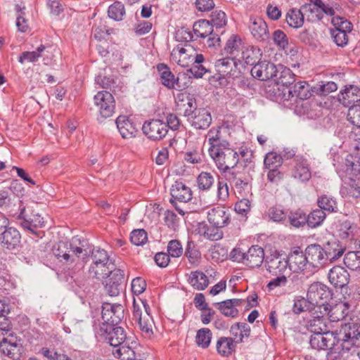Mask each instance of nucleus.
Wrapping results in <instances>:
<instances>
[{
	"instance_id": "nucleus-53",
	"label": "nucleus",
	"mask_w": 360,
	"mask_h": 360,
	"mask_svg": "<svg viewBox=\"0 0 360 360\" xmlns=\"http://www.w3.org/2000/svg\"><path fill=\"white\" fill-rule=\"evenodd\" d=\"M293 94L295 97L304 100L310 97L309 85L304 81L299 82L293 86Z\"/></svg>"
},
{
	"instance_id": "nucleus-42",
	"label": "nucleus",
	"mask_w": 360,
	"mask_h": 360,
	"mask_svg": "<svg viewBox=\"0 0 360 360\" xmlns=\"http://www.w3.org/2000/svg\"><path fill=\"white\" fill-rule=\"evenodd\" d=\"M216 348L219 354L229 356L235 351L236 344L231 338L221 337L217 341Z\"/></svg>"
},
{
	"instance_id": "nucleus-27",
	"label": "nucleus",
	"mask_w": 360,
	"mask_h": 360,
	"mask_svg": "<svg viewBox=\"0 0 360 360\" xmlns=\"http://www.w3.org/2000/svg\"><path fill=\"white\" fill-rule=\"evenodd\" d=\"M250 30L252 37L259 42H264L269 38L267 25L262 18L251 19Z\"/></svg>"
},
{
	"instance_id": "nucleus-24",
	"label": "nucleus",
	"mask_w": 360,
	"mask_h": 360,
	"mask_svg": "<svg viewBox=\"0 0 360 360\" xmlns=\"http://www.w3.org/2000/svg\"><path fill=\"white\" fill-rule=\"evenodd\" d=\"M20 238L21 236L16 229L8 227L0 236V242L4 248L13 250L19 245Z\"/></svg>"
},
{
	"instance_id": "nucleus-35",
	"label": "nucleus",
	"mask_w": 360,
	"mask_h": 360,
	"mask_svg": "<svg viewBox=\"0 0 360 360\" xmlns=\"http://www.w3.org/2000/svg\"><path fill=\"white\" fill-rule=\"evenodd\" d=\"M321 0H311V3L305 4L301 6L302 11L307 15L309 21H319L322 18L320 12Z\"/></svg>"
},
{
	"instance_id": "nucleus-34",
	"label": "nucleus",
	"mask_w": 360,
	"mask_h": 360,
	"mask_svg": "<svg viewBox=\"0 0 360 360\" xmlns=\"http://www.w3.org/2000/svg\"><path fill=\"white\" fill-rule=\"evenodd\" d=\"M319 209L324 212L336 213L338 212V204L335 198L328 194H321L316 200Z\"/></svg>"
},
{
	"instance_id": "nucleus-30",
	"label": "nucleus",
	"mask_w": 360,
	"mask_h": 360,
	"mask_svg": "<svg viewBox=\"0 0 360 360\" xmlns=\"http://www.w3.org/2000/svg\"><path fill=\"white\" fill-rule=\"evenodd\" d=\"M338 100L346 107L355 105L354 103L360 101V89L355 86L347 87L338 95Z\"/></svg>"
},
{
	"instance_id": "nucleus-10",
	"label": "nucleus",
	"mask_w": 360,
	"mask_h": 360,
	"mask_svg": "<svg viewBox=\"0 0 360 360\" xmlns=\"http://www.w3.org/2000/svg\"><path fill=\"white\" fill-rule=\"evenodd\" d=\"M277 69L278 66H276L274 63L262 61L252 68L251 75L261 81L274 79Z\"/></svg>"
},
{
	"instance_id": "nucleus-55",
	"label": "nucleus",
	"mask_w": 360,
	"mask_h": 360,
	"mask_svg": "<svg viewBox=\"0 0 360 360\" xmlns=\"http://www.w3.org/2000/svg\"><path fill=\"white\" fill-rule=\"evenodd\" d=\"M185 255L192 264H197L200 259V252L195 248L193 241H188Z\"/></svg>"
},
{
	"instance_id": "nucleus-33",
	"label": "nucleus",
	"mask_w": 360,
	"mask_h": 360,
	"mask_svg": "<svg viewBox=\"0 0 360 360\" xmlns=\"http://www.w3.org/2000/svg\"><path fill=\"white\" fill-rule=\"evenodd\" d=\"M243 302L244 301L240 299H231L216 303L215 304L224 316L234 318L238 314L236 307L241 305Z\"/></svg>"
},
{
	"instance_id": "nucleus-41",
	"label": "nucleus",
	"mask_w": 360,
	"mask_h": 360,
	"mask_svg": "<svg viewBox=\"0 0 360 360\" xmlns=\"http://www.w3.org/2000/svg\"><path fill=\"white\" fill-rule=\"evenodd\" d=\"M189 284L197 290H203L209 285L207 276L202 271H191L188 278Z\"/></svg>"
},
{
	"instance_id": "nucleus-52",
	"label": "nucleus",
	"mask_w": 360,
	"mask_h": 360,
	"mask_svg": "<svg viewBox=\"0 0 360 360\" xmlns=\"http://www.w3.org/2000/svg\"><path fill=\"white\" fill-rule=\"evenodd\" d=\"M112 32L113 30L108 29L105 25L100 22L99 25H95L93 27L92 37L98 41H101L102 40H107L109 35Z\"/></svg>"
},
{
	"instance_id": "nucleus-49",
	"label": "nucleus",
	"mask_w": 360,
	"mask_h": 360,
	"mask_svg": "<svg viewBox=\"0 0 360 360\" xmlns=\"http://www.w3.org/2000/svg\"><path fill=\"white\" fill-rule=\"evenodd\" d=\"M112 354L115 357L121 360H135V352L131 347L124 344L114 349Z\"/></svg>"
},
{
	"instance_id": "nucleus-22",
	"label": "nucleus",
	"mask_w": 360,
	"mask_h": 360,
	"mask_svg": "<svg viewBox=\"0 0 360 360\" xmlns=\"http://www.w3.org/2000/svg\"><path fill=\"white\" fill-rule=\"evenodd\" d=\"M311 314V317L307 323L308 330L312 333L328 331L329 330L324 319V312H322L321 309H314Z\"/></svg>"
},
{
	"instance_id": "nucleus-29",
	"label": "nucleus",
	"mask_w": 360,
	"mask_h": 360,
	"mask_svg": "<svg viewBox=\"0 0 360 360\" xmlns=\"http://www.w3.org/2000/svg\"><path fill=\"white\" fill-rule=\"evenodd\" d=\"M206 139L210 145L209 153L212 152V149L217 150L220 147H225L229 145L226 140L222 139L220 127L210 129L207 132Z\"/></svg>"
},
{
	"instance_id": "nucleus-43",
	"label": "nucleus",
	"mask_w": 360,
	"mask_h": 360,
	"mask_svg": "<svg viewBox=\"0 0 360 360\" xmlns=\"http://www.w3.org/2000/svg\"><path fill=\"white\" fill-rule=\"evenodd\" d=\"M304 14L302 9L292 8L290 9L285 17L288 25L293 28H300L304 24Z\"/></svg>"
},
{
	"instance_id": "nucleus-45",
	"label": "nucleus",
	"mask_w": 360,
	"mask_h": 360,
	"mask_svg": "<svg viewBox=\"0 0 360 360\" xmlns=\"http://www.w3.org/2000/svg\"><path fill=\"white\" fill-rule=\"evenodd\" d=\"M342 194L358 198L360 197V178L349 179L341 190Z\"/></svg>"
},
{
	"instance_id": "nucleus-13",
	"label": "nucleus",
	"mask_w": 360,
	"mask_h": 360,
	"mask_svg": "<svg viewBox=\"0 0 360 360\" xmlns=\"http://www.w3.org/2000/svg\"><path fill=\"white\" fill-rule=\"evenodd\" d=\"M305 253L308 263L311 264L314 267L322 266L328 261L323 248L318 244L309 245L306 248Z\"/></svg>"
},
{
	"instance_id": "nucleus-36",
	"label": "nucleus",
	"mask_w": 360,
	"mask_h": 360,
	"mask_svg": "<svg viewBox=\"0 0 360 360\" xmlns=\"http://www.w3.org/2000/svg\"><path fill=\"white\" fill-rule=\"evenodd\" d=\"M115 267V264L112 262H98V264H91L89 267V275L97 279L105 278L108 274L110 273L112 269Z\"/></svg>"
},
{
	"instance_id": "nucleus-54",
	"label": "nucleus",
	"mask_w": 360,
	"mask_h": 360,
	"mask_svg": "<svg viewBox=\"0 0 360 360\" xmlns=\"http://www.w3.org/2000/svg\"><path fill=\"white\" fill-rule=\"evenodd\" d=\"M44 46H39L33 51H24L19 56L18 61L23 63L25 61L34 63L41 56V53L44 50Z\"/></svg>"
},
{
	"instance_id": "nucleus-20",
	"label": "nucleus",
	"mask_w": 360,
	"mask_h": 360,
	"mask_svg": "<svg viewBox=\"0 0 360 360\" xmlns=\"http://www.w3.org/2000/svg\"><path fill=\"white\" fill-rule=\"evenodd\" d=\"M176 107L179 110H184L185 116H190L195 108L196 102L193 96L186 92L177 94L175 97Z\"/></svg>"
},
{
	"instance_id": "nucleus-4",
	"label": "nucleus",
	"mask_w": 360,
	"mask_h": 360,
	"mask_svg": "<svg viewBox=\"0 0 360 360\" xmlns=\"http://www.w3.org/2000/svg\"><path fill=\"white\" fill-rule=\"evenodd\" d=\"M94 101L98 111L99 122L112 116L115 110V100L111 93L108 91H98L94 96Z\"/></svg>"
},
{
	"instance_id": "nucleus-38",
	"label": "nucleus",
	"mask_w": 360,
	"mask_h": 360,
	"mask_svg": "<svg viewBox=\"0 0 360 360\" xmlns=\"http://www.w3.org/2000/svg\"><path fill=\"white\" fill-rule=\"evenodd\" d=\"M225 177L229 183L233 185L236 190L239 193H242L249 189L248 179L243 177L240 174L233 172H228L225 174Z\"/></svg>"
},
{
	"instance_id": "nucleus-63",
	"label": "nucleus",
	"mask_w": 360,
	"mask_h": 360,
	"mask_svg": "<svg viewBox=\"0 0 360 360\" xmlns=\"http://www.w3.org/2000/svg\"><path fill=\"white\" fill-rule=\"evenodd\" d=\"M212 25L217 28H221L226 24V13L221 11H215L211 14Z\"/></svg>"
},
{
	"instance_id": "nucleus-2",
	"label": "nucleus",
	"mask_w": 360,
	"mask_h": 360,
	"mask_svg": "<svg viewBox=\"0 0 360 360\" xmlns=\"http://www.w3.org/2000/svg\"><path fill=\"white\" fill-rule=\"evenodd\" d=\"M209 155L224 175L228 172H233L239 161L238 154L231 148L229 145L220 147L217 150L212 149V152L209 153Z\"/></svg>"
},
{
	"instance_id": "nucleus-25",
	"label": "nucleus",
	"mask_w": 360,
	"mask_h": 360,
	"mask_svg": "<svg viewBox=\"0 0 360 360\" xmlns=\"http://www.w3.org/2000/svg\"><path fill=\"white\" fill-rule=\"evenodd\" d=\"M264 258V250L258 245H252L245 252L244 264L250 268L259 267L262 264Z\"/></svg>"
},
{
	"instance_id": "nucleus-19",
	"label": "nucleus",
	"mask_w": 360,
	"mask_h": 360,
	"mask_svg": "<svg viewBox=\"0 0 360 360\" xmlns=\"http://www.w3.org/2000/svg\"><path fill=\"white\" fill-rule=\"evenodd\" d=\"M114 326H106L105 330L107 333L105 340L110 346L115 349L124 344L127 335L123 328Z\"/></svg>"
},
{
	"instance_id": "nucleus-7",
	"label": "nucleus",
	"mask_w": 360,
	"mask_h": 360,
	"mask_svg": "<svg viewBox=\"0 0 360 360\" xmlns=\"http://www.w3.org/2000/svg\"><path fill=\"white\" fill-rule=\"evenodd\" d=\"M193 32L197 37L205 38L208 37L207 45H219L221 38L213 34L212 25L207 20H200L193 25Z\"/></svg>"
},
{
	"instance_id": "nucleus-44",
	"label": "nucleus",
	"mask_w": 360,
	"mask_h": 360,
	"mask_svg": "<svg viewBox=\"0 0 360 360\" xmlns=\"http://www.w3.org/2000/svg\"><path fill=\"white\" fill-rule=\"evenodd\" d=\"M53 255L60 262H68L71 259L74 262L72 255L70 254V242H60L53 250Z\"/></svg>"
},
{
	"instance_id": "nucleus-8",
	"label": "nucleus",
	"mask_w": 360,
	"mask_h": 360,
	"mask_svg": "<svg viewBox=\"0 0 360 360\" xmlns=\"http://www.w3.org/2000/svg\"><path fill=\"white\" fill-rule=\"evenodd\" d=\"M143 131L150 139L160 140L167 134V126L161 120H152L143 125Z\"/></svg>"
},
{
	"instance_id": "nucleus-39",
	"label": "nucleus",
	"mask_w": 360,
	"mask_h": 360,
	"mask_svg": "<svg viewBox=\"0 0 360 360\" xmlns=\"http://www.w3.org/2000/svg\"><path fill=\"white\" fill-rule=\"evenodd\" d=\"M230 334L235 344L240 343L244 338L250 336V327L245 323H236L231 327Z\"/></svg>"
},
{
	"instance_id": "nucleus-21",
	"label": "nucleus",
	"mask_w": 360,
	"mask_h": 360,
	"mask_svg": "<svg viewBox=\"0 0 360 360\" xmlns=\"http://www.w3.org/2000/svg\"><path fill=\"white\" fill-rule=\"evenodd\" d=\"M335 339L333 333L327 332L316 333L311 335L309 344L313 349L320 350L329 347L330 344Z\"/></svg>"
},
{
	"instance_id": "nucleus-18",
	"label": "nucleus",
	"mask_w": 360,
	"mask_h": 360,
	"mask_svg": "<svg viewBox=\"0 0 360 360\" xmlns=\"http://www.w3.org/2000/svg\"><path fill=\"white\" fill-rule=\"evenodd\" d=\"M70 250L72 255L81 257L82 259L87 258L91 252V247L88 241L75 236L70 242Z\"/></svg>"
},
{
	"instance_id": "nucleus-47",
	"label": "nucleus",
	"mask_w": 360,
	"mask_h": 360,
	"mask_svg": "<svg viewBox=\"0 0 360 360\" xmlns=\"http://www.w3.org/2000/svg\"><path fill=\"white\" fill-rule=\"evenodd\" d=\"M338 89L337 84L333 82H321L315 85L311 91L318 96H327Z\"/></svg>"
},
{
	"instance_id": "nucleus-61",
	"label": "nucleus",
	"mask_w": 360,
	"mask_h": 360,
	"mask_svg": "<svg viewBox=\"0 0 360 360\" xmlns=\"http://www.w3.org/2000/svg\"><path fill=\"white\" fill-rule=\"evenodd\" d=\"M131 241L135 245H142L146 243L148 240V235L143 229L134 230L131 233Z\"/></svg>"
},
{
	"instance_id": "nucleus-14",
	"label": "nucleus",
	"mask_w": 360,
	"mask_h": 360,
	"mask_svg": "<svg viewBox=\"0 0 360 360\" xmlns=\"http://www.w3.org/2000/svg\"><path fill=\"white\" fill-rule=\"evenodd\" d=\"M170 202L174 205V201L187 202L192 199V191L189 187L181 181H175L170 189Z\"/></svg>"
},
{
	"instance_id": "nucleus-26",
	"label": "nucleus",
	"mask_w": 360,
	"mask_h": 360,
	"mask_svg": "<svg viewBox=\"0 0 360 360\" xmlns=\"http://www.w3.org/2000/svg\"><path fill=\"white\" fill-rule=\"evenodd\" d=\"M295 165L292 170V176L301 181H307L311 178V174L309 168L307 160L301 156L295 158Z\"/></svg>"
},
{
	"instance_id": "nucleus-15",
	"label": "nucleus",
	"mask_w": 360,
	"mask_h": 360,
	"mask_svg": "<svg viewBox=\"0 0 360 360\" xmlns=\"http://www.w3.org/2000/svg\"><path fill=\"white\" fill-rule=\"evenodd\" d=\"M157 70L160 74L161 84L168 89H179L181 86L179 82V77H176L170 71L169 68L163 63L157 65Z\"/></svg>"
},
{
	"instance_id": "nucleus-3",
	"label": "nucleus",
	"mask_w": 360,
	"mask_h": 360,
	"mask_svg": "<svg viewBox=\"0 0 360 360\" xmlns=\"http://www.w3.org/2000/svg\"><path fill=\"white\" fill-rule=\"evenodd\" d=\"M140 301L143 304L144 311L141 310V307L136 304V300L134 299L133 320L137 323L143 335L150 338L153 335L154 321L150 314V307L146 301L142 300H140Z\"/></svg>"
},
{
	"instance_id": "nucleus-6",
	"label": "nucleus",
	"mask_w": 360,
	"mask_h": 360,
	"mask_svg": "<svg viewBox=\"0 0 360 360\" xmlns=\"http://www.w3.org/2000/svg\"><path fill=\"white\" fill-rule=\"evenodd\" d=\"M124 317V307L120 304L104 303L102 307V319L107 326L118 324Z\"/></svg>"
},
{
	"instance_id": "nucleus-9",
	"label": "nucleus",
	"mask_w": 360,
	"mask_h": 360,
	"mask_svg": "<svg viewBox=\"0 0 360 360\" xmlns=\"http://www.w3.org/2000/svg\"><path fill=\"white\" fill-rule=\"evenodd\" d=\"M19 342L18 338L10 333L1 341L0 350L11 359H18L21 352V344Z\"/></svg>"
},
{
	"instance_id": "nucleus-23",
	"label": "nucleus",
	"mask_w": 360,
	"mask_h": 360,
	"mask_svg": "<svg viewBox=\"0 0 360 360\" xmlns=\"http://www.w3.org/2000/svg\"><path fill=\"white\" fill-rule=\"evenodd\" d=\"M328 279L335 288H342L348 283L349 275L344 267L335 266L330 270Z\"/></svg>"
},
{
	"instance_id": "nucleus-40",
	"label": "nucleus",
	"mask_w": 360,
	"mask_h": 360,
	"mask_svg": "<svg viewBox=\"0 0 360 360\" xmlns=\"http://www.w3.org/2000/svg\"><path fill=\"white\" fill-rule=\"evenodd\" d=\"M288 266V260L280 256L273 257L266 261V269L272 274H282Z\"/></svg>"
},
{
	"instance_id": "nucleus-16",
	"label": "nucleus",
	"mask_w": 360,
	"mask_h": 360,
	"mask_svg": "<svg viewBox=\"0 0 360 360\" xmlns=\"http://www.w3.org/2000/svg\"><path fill=\"white\" fill-rule=\"evenodd\" d=\"M345 338L344 333L342 338H338V339L335 338V340L330 344L329 347H328V352L326 355L328 360H337L341 358L345 352L349 351V346H345L344 343L352 342V338L344 340ZM350 345L352 344L351 343Z\"/></svg>"
},
{
	"instance_id": "nucleus-51",
	"label": "nucleus",
	"mask_w": 360,
	"mask_h": 360,
	"mask_svg": "<svg viewBox=\"0 0 360 360\" xmlns=\"http://www.w3.org/2000/svg\"><path fill=\"white\" fill-rule=\"evenodd\" d=\"M108 16L115 20H122L125 15V8L120 1H115L109 6L108 11Z\"/></svg>"
},
{
	"instance_id": "nucleus-11",
	"label": "nucleus",
	"mask_w": 360,
	"mask_h": 360,
	"mask_svg": "<svg viewBox=\"0 0 360 360\" xmlns=\"http://www.w3.org/2000/svg\"><path fill=\"white\" fill-rule=\"evenodd\" d=\"M288 268L290 271L299 273L305 269L308 264L306 253L300 248H295L287 257Z\"/></svg>"
},
{
	"instance_id": "nucleus-31",
	"label": "nucleus",
	"mask_w": 360,
	"mask_h": 360,
	"mask_svg": "<svg viewBox=\"0 0 360 360\" xmlns=\"http://www.w3.org/2000/svg\"><path fill=\"white\" fill-rule=\"evenodd\" d=\"M207 219L214 226L223 227L227 224L229 217L226 214L224 208L218 206L208 212Z\"/></svg>"
},
{
	"instance_id": "nucleus-28",
	"label": "nucleus",
	"mask_w": 360,
	"mask_h": 360,
	"mask_svg": "<svg viewBox=\"0 0 360 360\" xmlns=\"http://www.w3.org/2000/svg\"><path fill=\"white\" fill-rule=\"evenodd\" d=\"M322 248L326 252L328 261L330 262H335L341 257L345 250L341 243L337 239L329 240Z\"/></svg>"
},
{
	"instance_id": "nucleus-17",
	"label": "nucleus",
	"mask_w": 360,
	"mask_h": 360,
	"mask_svg": "<svg viewBox=\"0 0 360 360\" xmlns=\"http://www.w3.org/2000/svg\"><path fill=\"white\" fill-rule=\"evenodd\" d=\"M325 314H328L330 321H339L343 320L349 314V304L347 302H340L328 307H323Z\"/></svg>"
},
{
	"instance_id": "nucleus-37",
	"label": "nucleus",
	"mask_w": 360,
	"mask_h": 360,
	"mask_svg": "<svg viewBox=\"0 0 360 360\" xmlns=\"http://www.w3.org/2000/svg\"><path fill=\"white\" fill-rule=\"evenodd\" d=\"M295 74L292 70L282 65H278L276 75L274 81L277 84H282L283 86H288L295 82Z\"/></svg>"
},
{
	"instance_id": "nucleus-58",
	"label": "nucleus",
	"mask_w": 360,
	"mask_h": 360,
	"mask_svg": "<svg viewBox=\"0 0 360 360\" xmlns=\"http://www.w3.org/2000/svg\"><path fill=\"white\" fill-rule=\"evenodd\" d=\"M25 6L22 7L21 5L16 4L15 6V11L17 13L16 17V26L20 32H26L28 29V24L26 19L24 17Z\"/></svg>"
},
{
	"instance_id": "nucleus-59",
	"label": "nucleus",
	"mask_w": 360,
	"mask_h": 360,
	"mask_svg": "<svg viewBox=\"0 0 360 360\" xmlns=\"http://www.w3.org/2000/svg\"><path fill=\"white\" fill-rule=\"evenodd\" d=\"M198 185L200 190H208L214 183L213 176L208 172H201L197 179Z\"/></svg>"
},
{
	"instance_id": "nucleus-56",
	"label": "nucleus",
	"mask_w": 360,
	"mask_h": 360,
	"mask_svg": "<svg viewBox=\"0 0 360 360\" xmlns=\"http://www.w3.org/2000/svg\"><path fill=\"white\" fill-rule=\"evenodd\" d=\"M292 311L295 314H300L305 311H309L311 313L314 311V306L311 304L309 299H297L294 301Z\"/></svg>"
},
{
	"instance_id": "nucleus-32",
	"label": "nucleus",
	"mask_w": 360,
	"mask_h": 360,
	"mask_svg": "<svg viewBox=\"0 0 360 360\" xmlns=\"http://www.w3.org/2000/svg\"><path fill=\"white\" fill-rule=\"evenodd\" d=\"M116 124L122 138L130 139L135 136L137 131L136 127L126 116H119L116 120Z\"/></svg>"
},
{
	"instance_id": "nucleus-46",
	"label": "nucleus",
	"mask_w": 360,
	"mask_h": 360,
	"mask_svg": "<svg viewBox=\"0 0 360 360\" xmlns=\"http://www.w3.org/2000/svg\"><path fill=\"white\" fill-rule=\"evenodd\" d=\"M326 217L323 210L317 208L311 211L307 216V222L309 226L316 228L319 226Z\"/></svg>"
},
{
	"instance_id": "nucleus-57",
	"label": "nucleus",
	"mask_w": 360,
	"mask_h": 360,
	"mask_svg": "<svg viewBox=\"0 0 360 360\" xmlns=\"http://www.w3.org/2000/svg\"><path fill=\"white\" fill-rule=\"evenodd\" d=\"M282 163V156L274 152L268 153L264 160V166L267 169L277 168Z\"/></svg>"
},
{
	"instance_id": "nucleus-12",
	"label": "nucleus",
	"mask_w": 360,
	"mask_h": 360,
	"mask_svg": "<svg viewBox=\"0 0 360 360\" xmlns=\"http://www.w3.org/2000/svg\"><path fill=\"white\" fill-rule=\"evenodd\" d=\"M191 124L198 129H205L212 123V116L205 108H195L190 116H188Z\"/></svg>"
},
{
	"instance_id": "nucleus-48",
	"label": "nucleus",
	"mask_w": 360,
	"mask_h": 360,
	"mask_svg": "<svg viewBox=\"0 0 360 360\" xmlns=\"http://www.w3.org/2000/svg\"><path fill=\"white\" fill-rule=\"evenodd\" d=\"M212 333L208 328H204L198 330L195 336V342L198 346L205 349L207 348L211 342Z\"/></svg>"
},
{
	"instance_id": "nucleus-50",
	"label": "nucleus",
	"mask_w": 360,
	"mask_h": 360,
	"mask_svg": "<svg viewBox=\"0 0 360 360\" xmlns=\"http://www.w3.org/2000/svg\"><path fill=\"white\" fill-rule=\"evenodd\" d=\"M344 264L352 270L360 269V251L347 252L344 257Z\"/></svg>"
},
{
	"instance_id": "nucleus-60",
	"label": "nucleus",
	"mask_w": 360,
	"mask_h": 360,
	"mask_svg": "<svg viewBox=\"0 0 360 360\" xmlns=\"http://www.w3.org/2000/svg\"><path fill=\"white\" fill-rule=\"evenodd\" d=\"M219 227L214 226L212 228H207L205 226H204L200 229V232H202V234L207 238L210 240H218L222 238L223 237V233L221 230L219 229Z\"/></svg>"
},
{
	"instance_id": "nucleus-62",
	"label": "nucleus",
	"mask_w": 360,
	"mask_h": 360,
	"mask_svg": "<svg viewBox=\"0 0 360 360\" xmlns=\"http://www.w3.org/2000/svg\"><path fill=\"white\" fill-rule=\"evenodd\" d=\"M91 259L93 260L92 264H98V262H109V256L107 252L101 248L92 249L90 253Z\"/></svg>"
},
{
	"instance_id": "nucleus-1",
	"label": "nucleus",
	"mask_w": 360,
	"mask_h": 360,
	"mask_svg": "<svg viewBox=\"0 0 360 360\" xmlns=\"http://www.w3.org/2000/svg\"><path fill=\"white\" fill-rule=\"evenodd\" d=\"M225 56L215 62L216 71L220 72L228 79L238 77L240 72L238 70L237 61L245 60V63L252 62L248 52L240 49V46H224L221 53Z\"/></svg>"
},
{
	"instance_id": "nucleus-64",
	"label": "nucleus",
	"mask_w": 360,
	"mask_h": 360,
	"mask_svg": "<svg viewBox=\"0 0 360 360\" xmlns=\"http://www.w3.org/2000/svg\"><path fill=\"white\" fill-rule=\"evenodd\" d=\"M347 117L349 121L360 129V105L349 107Z\"/></svg>"
},
{
	"instance_id": "nucleus-5",
	"label": "nucleus",
	"mask_w": 360,
	"mask_h": 360,
	"mask_svg": "<svg viewBox=\"0 0 360 360\" xmlns=\"http://www.w3.org/2000/svg\"><path fill=\"white\" fill-rule=\"evenodd\" d=\"M330 296L328 288L323 284L316 282L310 285L307 291V298L314 306V309H321Z\"/></svg>"
}]
</instances>
